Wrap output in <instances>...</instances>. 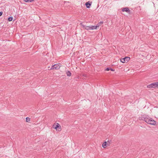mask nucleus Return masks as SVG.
<instances>
[{
  "instance_id": "f257e3e1",
  "label": "nucleus",
  "mask_w": 158,
  "mask_h": 158,
  "mask_svg": "<svg viewBox=\"0 0 158 158\" xmlns=\"http://www.w3.org/2000/svg\"><path fill=\"white\" fill-rule=\"evenodd\" d=\"M140 120H143L148 124L150 125H156V122L152 118L146 114H141L139 117Z\"/></svg>"
},
{
  "instance_id": "f03ea898",
  "label": "nucleus",
  "mask_w": 158,
  "mask_h": 158,
  "mask_svg": "<svg viewBox=\"0 0 158 158\" xmlns=\"http://www.w3.org/2000/svg\"><path fill=\"white\" fill-rule=\"evenodd\" d=\"M60 64H57L52 65L50 68V67H48V70H51L52 69H60V66L59 65Z\"/></svg>"
},
{
  "instance_id": "7ed1b4c3",
  "label": "nucleus",
  "mask_w": 158,
  "mask_h": 158,
  "mask_svg": "<svg viewBox=\"0 0 158 158\" xmlns=\"http://www.w3.org/2000/svg\"><path fill=\"white\" fill-rule=\"evenodd\" d=\"M130 58L128 57H125L120 59V61L122 63H127L130 60Z\"/></svg>"
},
{
  "instance_id": "20e7f679",
  "label": "nucleus",
  "mask_w": 158,
  "mask_h": 158,
  "mask_svg": "<svg viewBox=\"0 0 158 158\" xmlns=\"http://www.w3.org/2000/svg\"><path fill=\"white\" fill-rule=\"evenodd\" d=\"M122 11L123 12L125 11L129 14L130 13V10L128 8L126 7L124 8H122Z\"/></svg>"
},
{
  "instance_id": "39448f33",
  "label": "nucleus",
  "mask_w": 158,
  "mask_h": 158,
  "mask_svg": "<svg viewBox=\"0 0 158 158\" xmlns=\"http://www.w3.org/2000/svg\"><path fill=\"white\" fill-rule=\"evenodd\" d=\"M152 87L153 88H155L158 87V82H153L151 84Z\"/></svg>"
},
{
  "instance_id": "423d86ee",
  "label": "nucleus",
  "mask_w": 158,
  "mask_h": 158,
  "mask_svg": "<svg viewBox=\"0 0 158 158\" xmlns=\"http://www.w3.org/2000/svg\"><path fill=\"white\" fill-rule=\"evenodd\" d=\"M53 128H54L55 129H56V130H57V128H58L60 129L61 128V126H60V125L58 123H57V124L56 125H55V124H54L53 125Z\"/></svg>"
},
{
  "instance_id": "0eeeda50",
  "label": "nucleus",
  "mask_w": 158,
  "mask_h": 158,
  "mask_svg": "<svg viewBox=\"0 0 158 158\" xmlns=\"http://www.w3.org/2000/svg\"><path fill=\"white\" fill-rule=\"evenodd\" d=\"M91 2H89V1L86 2L85 4L86 7L87 8H89L90 7V6H91Z\"/></svg>"
},
{
  "instance_id": "6e6552de",
  "label": "nucleus",
  "mask_w": 158,
  "mask_h": 158,
  "mask_svg": "<svg viewBox=\"0 0 158 158\" xmlns=\"http://www.w3.org/2000/svg\"><path fill=\"white\" fill-rule=\"evenodd\" d=\"M83 27L85 29L87 30H91V26H86L83 25Z\"/></svg>"
},
{
  "instance_id": "1a4fd4ad",
  "label": "nucleus",
  "mask_w": 158,
  "mask_h": 158,
  "mask_svg": "<svg viewBox=\"0 0 158 158\" xmlns=\"http://www.w3.org/2000/svg\"><path fill=\"white\" fill-rule=\"evenodd\" d=\"M91 30L96 29L98 27H99V25L97 26H91Z\"/></svg>"
},
{
  "instance_id": "9d476101",
  "label": "nucleus",
  "mask_w": 158,
  "mask_h": 158,
  "mask_svg": "<svg viewBox=\"0 0 158 158\" xmlns=\"http://www.w3.org/2000/svg\"><path fill=\"white\" fill-rule=\"evenodd\" d=\"M106 145H107V142L105 141L102 144V146L103 148H105L106 147Z\"/></svg>"
},
{
  "instance_id": "9b49d317",
  "label": "nucleus",
  "mask_w": 158,
  "mask_h": 158,
  "mask_svg": "<svg viewBox=\"0 0 158 158\" xmlns=\"http://www.w3.org/2000/svg\"><path fill=\"white\" fill-rule=\"evenodd\" d=\"M66 74L67 76H70L71 75V73L69 71H68L66 72Z\"/></svg>"
},
{
  "instance_id": "f8f14e48",
  "label": "nucleus",
  "mask_w": 158,
  "mask_h": 158,
  "mask_svg": "<svg viewBox=\"0 0 158 158\" xmlns=\"http://www.w3.org/2000/svg\"><path fill=\"white\" fill-rule=\"evenodd\" d=\"M13 17L12 16H10L8 19V21H11L13 20Z\"/></svg>"
},
{
  "instance_id": "ddd939ff",
  "label": "nucleus",
  "mask_w": 158,
  "mask_h": 158,
  "mask_svg": "<svg viewBox=\"0 0 158 158\" xmlns=\"http://www.w3.org/2000/svg\"><path fill=\"white\" fill-rule=\"evenodd\" d=\"M30 120V118L29 117H27L26 118V121L27 122H29Z\"/></svg>"
},
{
  "instance_id": "4468645a",
  "label": "nucleus",
  "mask_w": 158,
  "mask_h": 158,
  "mask_svg": "<svg viewBox=\"0 0 158 158\" xmlns=\"http://www.w3.org/2000/svg\"><path fill=\"white\" fill-rule=\"evenodd\" d=\"M107 142V145H108V146H109L110 143L111 142V140H108Z\"/></svg>"
},
{
  "instance_id": "2eb2a0df",
  "label": "nucleus",
  "mask_w": 158,
  "mask_h": 158,
  "mask_svg": "<svg viewBox=\"0 0 158 158\" xmlns=\"http://www.w3.org/2000/svg\"><path fill=\"white\" fill-rule=\"evenodd\" d=\"M147 87L148 88H153L152 87V86L151 84H150V85H148L147 86Z\"/></svg>"
},
{
  "instance_id": "dca6fc26",
  "label": "nucleus",
  "mask_w": 158,
  "mask_h": 158,
  "mask_svg": "<svg viewBox=\"0 0 158 158\" xmlns=\"http://www.w3.org/2000/svg\"><path fill=\"white\" fill-rule=\"evenodd\" d=\"M110 68H109V67H108V68H106V69H105V70L106 71H109L110 70Z\"/></svg>"
},
{
  "instance_id": "f3484780",
  "label": "nucleus",
  "mask_w": 158,
  "mask_h": 158,
  "mask_svg": "<svg viewBox=\"0 0 158 158\" xmlns=\"http://www.w3.org/2000/svg\"><path fill=\"white\" fill-rule=\"evenodd\" d=\"M24 2H30V0H23Z\"/></svg>"
},
{
  "instance_id": "a211bd4d",
  "label": "nucleus",
  "mask_w": 158,
  "mask_h": 158,
  "mask_svg": "<svg viewBox=\"0 0 158 158\" xmlns=\"http://www.w3.org/2000/svg\"><path fill=\"white\" fill-rule=\"evenodd\" d=\"M3 14V12L2 11L0 12V16H1Z\"/></svg>"
},
{
  "instance_id": "6ab92c4d",
  "label": "nucleus",
  "mask_w": 158,
  "mask_h": 158,
  "mask_svg": "<svg viewBox=\"0 0 158 158\" xmlns=\"http://www.w3.org/2000/svg\"><path fill=\"white\" fill-rule=\"evenodd\" d=\"M110 70L111 71H114V70L111 68L110 69Z\"/></svg>"
},
{
  "instance_id": "aec40b11",
  "label": "nucleus",
  "mask_w": 158,
  "mask_h": 158,
  "mask_svg": "<svg viewBox=\"0 0 158 158\" xmlns=\"http://www.w3.org/2000/svg\"><path fill=\"white\" fill-rule=\"evenodd\" d=\"M34 0H30V2H31L33 1Z\"/></svg>"
},
{
  "instance_id": "412c9836",
  "label": "nucleus",
  "mask_w": 158,
  "mask_h": 158,
  "mask_svg": "<svg viewBox=\"0 0 158 158\" xmlns=\"http://www.w3.org/2000/svg\"><path fill=\"white\" fill-rule=\"evenodd\" d=\"M103 23V21H101L100 22V23Z\"/></svg>"
}]
</instances>
